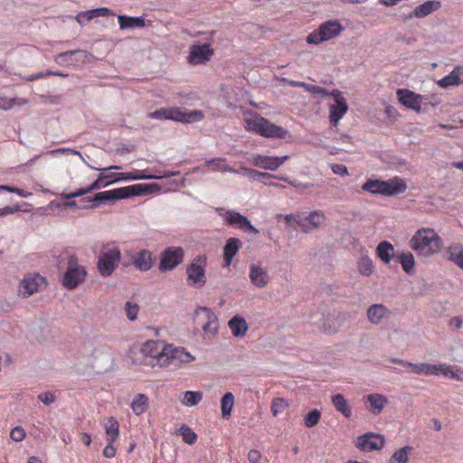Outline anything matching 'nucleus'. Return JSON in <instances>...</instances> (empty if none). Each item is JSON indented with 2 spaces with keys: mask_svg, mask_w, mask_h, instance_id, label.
Returning <instances> with one entry per match:
<instances>
[{
  "mask_svg": "<svg viewBox=\"0 0 463 463\" xmlns=\"http://www.w3.org/2000/svg\"><path fill=\"white\" fill-rule=\"evenodd\" d=\"M396 260L402 265V270L407 275L415 273V259L411 251L405 250L399 251Z\"/></svg>",
  "mask_w": 463,
  "mask_h": 463,
  "instance_id": "35",
  "label": "nucleus"
},
{
  "mask_svg": "<svg viewBox=\"0 0 463 463\" xmlns=\"http://www.w3.org/2000/svg\"><path fill=\"white\" fill-rule=\"evenodd\" d=\"M118 23L120 30L143 28L146 25L143 16L118 15Z\"/></svg>",
  "mask_w": 463,
  "mask_h": 463,
  "instance_id": "34",
  "label": "nucleus"
},
{
  "mask_svg": "<svg viewBox=\"0 0 463 463\" xmlns=\"http://www.w3.org/2000/svg\"><path fill=\"white\" fill-rule=\"evenodd\" d=\"M357 270L364 277H369L374 272L373 261L367 254H363L358 260Z\"/></svg>",
  "mask_w": 463,
  "mask_h": 463,
  "instance_id": "40",
  "label": "nucleus"
},
{
  "mask_svg": "<svg viewBox=\"0 0 463 463\" xmlns=\"http://www.w3.org/2000/svg\"><path fill=\"white\" fill-rule=\"evenodd\" d=\"M323 327L324 331L328 335H332L337 332L336 326L328 317L325 319Z\"/></svg>",
  "mask_w": 463,
  "mask_h": 463,
  "instance_id": "62",
  "label": "nucleus"
},
{
  "mask_svg": "<svg viewBox=\"0 0 463 463\" xmlns=\"http://www.w3.org/2000/svg\"><path fill=\"white\" fill-rule=\"evenodd\" d=\"M304 89L307 92H309L313 95L321 94L323 97H330L331 96V92L328 90H326L324 87L318 86V85H313V84H309V83L306 82Z\"/></svg>",
  "mask_w": 463,
  "mask_h": 463,
  "instance_id": "52",
  "label": "nucleus"
},
{
  "mask_svg": "<svg viewBox=\"0 0 463 463\" xmlns=\"http://www.w3.org/2000/svg\"><path fill=\"white\" fill-rule=\"evenodd\" d=\"M229 328L235 337H242L247 334L249 326L246 319L241 315L233 316L228 322Z\"/></svg>",
  "mask_w": 463,
  "mask_h": 463,
  "instance_id": "33",
  "label": "nucleus"
},
{
  "mask_svg": "<svg viewBox=\"0 0 463 463\" xmlns=\"http://www.w3.org/2000/svg\"><path fill=\"white\" fill-rule=\"evenodd\" d=\"M147 169L138 170L135 169L126 173H116L115 183L121 181H138V180H149V174Z\"/></svg>",
  "mask_w": 463,
  "mask_h": 463,
  "instance_id": "37",
  "label": "nucleus"
},
{
  "mask_svg": "<svg viewBox=\"0 0 463 463\" xmlns=\"http://www.w3.org/2000/svg\"><path fill=\"white\" fill-rule=\"evenodd\" d=\"M335 102L329 106V121L331 125L336 127L348 110V104L342 91L334 90L331 96Z\"/></svg>",
  "mask_w": 463,
  "mask_h": 463,
  "instance_id": "14",
  "label": "nucleus"
},
{
  "mask_svg": "<svg viewBox=\"0 0 463 463\" xmlns=\"http://www.w3.org/2000/svg\"><path fill=\"white\" fill-rule=\"evenodd\" d=\"M213 54L214 51L209 43L195 42L189 48L187 61L192 65L205 64Z\"/></svg>",
  "mask_w": 463,
  "mask_h": 463,
  "instance_id": "13",
  "label": "nucleus"
},
{
  "mask_svg": "<svg viewBox=\"0 0 463 463\" xmlns=\"http://www.w3.org/2000/svg\"><path fill=\"white\" fill-rule=\"evenodd\" d=\"M39 401H41L44 405H51L55 401V396L51 392H43L38 395Z\"/></svg>",
  "mask_w": 463,
  "mask_h": 463,
  "instance_id": "60",
  "label": "nucleus"
},
{
  "mask_svg": "<svg viewBox=\"0 0 463 463\" xmlns=\"http://www.w3.org/2000/svg\"><path fill=\"white\" fill-rule=\"evenodd\" d=\"M438 375H443L446 378L463 381V369L447 364H437Z\"/></svg>",
  "mask_w": 463,
  "mask_h": 463,
  "instance_id": "36",
  "label": "nucleus"
},
{
  "mask_svg": "<svg viewBox=\"0 0 463 463\" xmlns=\"http://www.w3.org/2000/svg\"><path fill=\"white\" fill-rule=\"evenodd\" d=\"M261 458V454L257 449H250L248 453V460L250 463H260Z\"/></svg>",
  "mask_w": 463,
  "mask_h": 463,
  "instance_id": "64",
  "label": "nucleus"
},
{
  "mask_svg": "<svg viewBox=\"0 0 463 463\" xmlns=\"http://www.w3.org/2000/svg\"><path fill=\"white\" fill-rule=\"evenodd\" d=\"M242 242L236 237H230L226 240L222 247V267L225 269L230 268L233 258L238 254Z\"/></svg>",
  "mask_w": 463,
  "mask_h": 463,
  "instance_id": "25",
  "label": "nucleus"
},
{
  "mask_svg": "<svg viewBox=\"0 0 463 463\" xmlns=\"http://www.w3.org/2000/svg\"><path fill=\"white\" fill-rule=\"evenodd\" d=\"M89 186L80 187L74 192L71 193H62L61 194V199H75L77 197L84 196L90 194Z\"/></svg>",
  "mask_w": 463,
  "mask_h": 463,
  "instance_id": "55",
  "label": "nucleus"
},
{
  "mask_svg": "<svg viewBox=\"0 0 463 463\" xmlns=\"http://www.w3.org/2000/svg\"><path fill=\"white\" fill-rule=\"evenodd\" d=\"M398 252L395 250L394 246L386 240L381 241L375 248L377 258L386 265H389L392 260H396Z\"/></svg>",
  "mask_w": 463,
  "mask_h": 463,
  "instance_id": "28",
  "label": "nucleus"
},
{
  "mask_svg": "<svg viewBox=\"0 0 463 463\" xmlns=\"http://www.w3.org/2000/svg\"><path fill=\"white\" fill-rule=\"evenodd\" d=\"M289 158L290 156L288 155L281 156H272L256 154L251 156L250 162L256 167L269 171H276Z\"/></svg>",
  "mask_w": 463,
  "mask_h": 463,
  "instance_id": "16",
  "label": "nucleus"
},
{
  "mask_svg": "<svg viewBox=\"0 0 463 463\" xmlns=\"http://www.w3.org/2000/svg\"><path fill=\"white\" fill-rule=\"evenodd\" d=\"M90 168L99 170V171H102L98 175L96 180H94L91 184H88L89 190L90 191V193H92L93 191L99 190L101 188H105V187L109 186L111 184H115V176L117 174L116 173L107 174L105 172L110 171V170H120L122 168V166L119 165H109L105 168H96V167H92V166H90Z\"/></svg>",
  "mask_w": 463,
  "mask_h": 463,
  "instance_id": "19",
  "label": "nucleus"
},
{
  "mask_svg": "<svg viewBox=\"0 0 463 463\" xmlns=\"http://www.w3.org/2000/svg\"><path fill=\"white\" fill-rule=\"evenodd\" d=\"M90 53L82 49L59 52L54 56V62L61 67H77L86 63Z\"/></svg>",
  "mask_w": 463,
  "mask_h": 463,
  "instance_id": "12",
  "label": "nucleus"
},
{
  "mask_svg": "<svg viewBox=\"0 0 463 463\" xmlns=\"http://www.w3.org/2000/svg\"><path fill=\"white\" fill-rule=\"evenodd\" d=\"M244 124L247 132L255 133L266 138L284 139L289 136L288 129L276 125L256 112L245 118Z\"/></svg>",
  "mask_w": 463,
  "mask_h": 463,
  "instance_id": "3",
  "label": "nucleus"
},
{
  "mask_svg": "<svg viewBox=\"0 0 463 463\" xmlns=\"http://www.w3.org/2000/svg\"><path fill=\"white\" fill-rule=\"evenodd\" d=\"M47 280L39 273H28L24 276L19 285V295L24 298L46 288Z\"/></svg>",
  "mask_w": 463,
  "mask_h": 463,
  "instance_id": "11",
  "label": "nucleus"
},
{
  "mask_svg": "<svg viewBox=\"0 0 463 463\" xmlns=\"http://www.w3.org/2000/svg\"><path fill=\"white\" fill-rule=\"evenodd\" d=\"M105 430L106 434H119L118 420L113 417L108 419L105 424Z\"/></svg>",
  "mask_w": 463,
  "mask_h": 463,
  "instance_id": "57",
  "label": "nucleus"
},
{
  "mask_svg": "<svg viewBox=\"0 0 463 463\" xmlns=\"http://www.w3.org/2000/svg\"><path fill=\"white\" fill-rule=\"evenodd\" d=\"M3 185L5 187V188H4L3 191H7L9 193L17 194L19 196H21L23 198H27L31 195V193L26 192L18 187L7 185V184H3Z\"/></svg>",
  "mask_w": 463,
  "mask_h": 463,
  "instance_id": "61",
  "label": "nucleus"
},
{
  "mask_svg": "<svg viewBox=\"0 0 463 463\" xmlns=\"http://www.w3.org/2000/svg\"><path fill=\"white\" fill-rule=\"evenodd\" d=\"M398 101L406 109L414 110L417 113L426 111L427 103L424 100L427 99V96L416 93L409 89L402 88L396 91Z\"/></svg>",
  "mask_w": 463,
  "mask_h": 463,
  "instance_id": "10",
  "label": "nucleus"
},
{
  "mask_svg": "<svg viewBox=\"0 0 463 463\" xmlns=\"http://www.w3.org/2000/svg\"><path fill=\"white\" fill-rule=\"evenodd\" d=\"M407 367L411 368V372L416 374L438 375L437 364L430 363H407Z\"/></svg>",
  "mask_w": 463,
  "mask_h": 463,
  "instance_id": "39",
  "label": "nucleus"
},
{
  "mask_svg": "<svg viewBox=\"0 0 463 463\" xmlns=\"http://www.w3.org/2000/svg\"><path fill=\"white\" fill-rule=\"evenodd\" d=\"M332 403L335 410L339 412H341L345 417H350L351 408L349 406V403L347 400L345 398V396L341 393H336L332 395Z\"/></svg>",
  "mask_w": 463,
  "mask_h": 463,
  "instance_id": "41",
  "label": "nucleus"
},
{
  "mask_svg": "<svg viewBox=\"0 0 463 463\" xmlns=\"http://www.w3.org/2000/svg\"><path fill=\"white\" fill-rule=\"evenodd\" d=\"M326 221L325 213L321 210H314L307 216H298V226L304 232H308L313 229H318Z\"/></svg>",
  "mask_w": 463,
  "mask_h": 463,
  "instance_id": "21",
  "label": "nucleus"
},
{
  "mask_svg": "<svg viewBox=\"0 0 463 463\" xmlns=\"http://www.w3.org/2000/svg\"><path fill=\"white\" fill-rule=\"evenodd\" d=\"M166 345L161 341L147 340L141 345L140 352L146 356L156 358L157 364L162 366V362H164L166 356V352L165 351Z\"/></svg>",
  "mask_w": 463,
  "mask_h": 463,
  "instance_id": "23",
  "label": "nucleus"
},
{
  "mask_svg": "<svg viewBox=\"0 0 463 463\" xmlns=\"http://www.w3.org/2000/svg\"><path fill=\"white\" fill-rule=\"evenodd\" d=\"M234 407V396L232 392H226L221 398V411L223 419L228 420L231 417Z\"/></svg>",
  "mask_w": 463,
  "mask_h": 463,
  "instance_id": "42",
  "label": "nucleus"
},
{
  "mask_svg": "<svg viewBox=\"0 0 463 463\" xmlns=\"http://www.w3.org/2000/svg\"><path fill=\"white\" fill-rule=\"evenodd\" d=\"M364 402L367 405L368 411L374 414H380L384 406L387 404L388 400L387 398L379 393H371L364 397Z\"/></svg>",
  "mask_w": 463,
  "mask_h": 463,
  "instance_id": "29",
  "label": "nucleus"
},
{
  "mask_svg": "<svg viewBox=\"0 0 463 463\" xmlns=\"http://www.w3.org/2000/svg\"><path fill=\"white\" fill-rule=\"evenodd\" d=\"M250 175H249V178L252 180H258L260 183L269 185V186H279L278 184L273 182H268V179H271L273 175L266 172H260L254 169H251V172H249Z\"/></svg>",
  "mask_w": 463,
  "mask_h": 463,
  "instance_id": "47",
  "label": "nucleus"
},
{
  "mask_svg": "<svg viewBox=\"0 0 463 463\" xmlns=\"http://www.w3.org/2000/svg\"><path fill=\"white\" fill-rule=\"evenodd\" d=\"M249 278L250 282L258 288H264L269 283L267 269L257 264L250 266Z\"/></svg>",
  "mask_w": 463,
  "mask_h": 463,
  "instance_id": "31",
  "label": "nucleus"
},
{
  "mask_svg": "<svg viewBox=\"0 0 463 463\" xmlns=\"http://www.w3.org/2000/svg\"><path fill=\"white\" fill-rule=\"evenodd\" d=\"M225 162V158L223 157H215L209 159L205 162L206 166H210L214 171H222V172H230V173H238L237 169L232 168L229 165L223 164Z\"/></svg>",
  "mask_w": 463,
  "mask_h": 463,
  "instance_id": "45",
  "label": "nucleus"
},
{
  "mask_svg": "<svg viewBox=\"0 0 463 463\" xmlns=\"http://www.w3.org/2000/svg\"><path fill=\"white\" fill-rule=\"evenodd\" d=\"M446 259L463 270V246L460 243L451 244L446 251Z\"/></svg>",
  "mask_w": 463,
  "mask_h": 463,
  "instance_id": "38",
  "label": "nucleus"
},
{
  "mask_svg": "<svg viewBox=\"0 0 463 463\" xmlns=\"http://www.w3.org/2000/svg\"><path fill=\"white\" fill-rule=\"evenodd\" d=\"M148 398L144 393H137L132 402L131 408L136 415H140L145 412L147 409Z\"/></svg>",
  "mask_w": 463,
  "mask_h": 463,
  "instance_id": "44",
  "label": "nucleus"
},
{
  "mask_svg": "<svg viewBox=\"0 0 463 463\" xmlns=\"http://www.w3.org/2000/svg\"><path fill=\"white\" fill-rule=\"evenodd\" d=\"M414 453L415 448L410 444H406L393 451L388 463H408Z\"/></svg>",
  "mask_w": 463,
  "mask_h": 463,
  "instance_id": "32",
  "label": "nucleus"
},
{
  "mask_svg": "<svg viewBox=\"0 0 463 463\" xmlns=\"http://www.w3.org/2000/svg\"><path fill=\"white\" fill-rule=\"evenodd\" d=\"M441 7V3L438 0H427L417 5L405 19L424 18L436 12Z\"/></svg>",
  "mask_w": 463,
  "mask_h": 463,
  "instance_id": "26",
  "label": "nucleus"
},
{
  "mask_svg": "<svg viewBox=\"0 0 463 463\" xmlns=\"http://www.w3.org/2000/svg\"><path fill=\"white\" fill-rule=\"evenodd\" d=\"M161 189L160 184L156 183L134 184L128 186L98 192L93 196L83 197V201L90 202V204L80 207L82 209H96L101 205L113 204L121 199L159 193Z\"/></svg>",
  "mask_w": 463,
  "mask_h": 463,
  "instance_id": "1",
  "label": "nucleus"
},
{
  "mask_svg": "<svg viewBox=\"0 0 463 463\" xmlns=\"http://www.w3.org/2000/svg\"><path fill=\"white\" fill-rule=\"evenodd\" d=\"M184 259V250L181 246H167L159 255L158 269L166 273L177 268Z\"/></svg>",
  "mask_w": 463,
  "mask_h": 463,
  "instance_id": "9",
  "label": "nucleus"
},
{
  "mask_svg": "<svg viewBox=\"0 0 463 463\" xmlns=\"http://www.w3.org/2000/svg\"><path fill=\"white\" fill-rule=\"evenodd\" d=\"M179 174L177 171L156 170L153 175H149V180H161L175 176Z\"/></svg>",
  "mask_w": 463,
  "mask_h": 463,
  "instance_id": "54",
  "label": "nucleus"
},
{
  "mask_svg": "<svg viewBox=\"0 0 463 463\" xmlns=\"http://www.w3.org/2000/svg\"><path fill=\"white\" fill-rule=\"evenodd\" d=\"M321 411L318 409H312L304 416V424L307 428H313L319 422Z\"/></svg>",
  "mask_w": 463,
  "mask_h": 463,
  "instance_id": "48",
  "label": "nucleus"
},
{
  "mask_svg": "<svg viewBox=\"0 0 463 463\" xmlns=\"http://www.w3.org/2000/svg\"><path fill=\"white\" fill-rule=\"evenodd\" d=\"M156 258L147 249H141L131 256V263L135 269L141 272L150 270L156 264Z\"/></svg>",
  "mask_w": 463,
  "mask_h": 463,
  "instance_id": "20",
  "label": "nucleus"
},
{
  "mask_svg": "<svg viewBox=\"0 0 463 463\" xmlns=\"http://www.w3.org/2000/svg\"><path fill=\"white\" fill-rule=\"evenodd\" d=\"M91 13L92 12H90V9L81 11L76 15L75 19L81 26H83L91 20L95 19L94 15Z\"/></svg>",
  "mask_w": 463,
  "mask_h": 463,
  "instance_id": "56",
  "label": "nucleus"
},
{
  "mask_svg": "<svg viewBox=\"0 0 463 463\" xmlns=\"http://www.w3.org/2000/svg\"><path fill=\"white\" fill-rule=\"evenodd\" d=\"M392 315V312L382 303L372 304L366 309L368 321L375 326L382 324L384 319L390 318Z\"/></svg>",
  "mask_w": 463,
  "mask_h": 463,
  "instance_id": "24",
  "label": "nucleus"
},
{
  "mask_svg": "<svg viewBox=\"0 0 463 463\" xmlns=\"http://www.w3.org/2000/svg\"><path fill=\"white\" fill-rule=\"evenodd\" d=\"M200 313H203L207 320L203 326V332L211 333L213 335L216 334L218 332L217 316L212 311L211 308L206 307H198L196 308L195 314L199 316Z\"/></svg>",
  "mask_w": 463,
  "mask_h": 463,
  "instance_id": "30",
  "label": "nucleus"
},
{
  "mask_svg": "<svg viewBox=\"0 0 463 463\" xmlns=\"http://www.w3.org/2000/svg\"><path fill=\"white\" fill-rule=\"evenodd\" d=\"M382 179L368 178L362 184V189L374 195H382Z\"/></svg>",
  "mask_w": 463,
  "mask_h": 463,
  "instance_id": "46",
  "label": "nucleus"
},
{
  "mask_svg": "<svg viewBox=\"0 0 463 463\" xmlns=\"http://www.w3.org/2000/svg\"><path fill=\"white\" fill-rule=\"evenodd\" d=\"M288 406L289 402L287 399L277 397L272 400L270 410L273 416H278L279 414L282 413Z\"/></svg>",
  "mask_w": 463,
  "mask_h": 463,
  "instance_id": "49",
  "label": "nucleus"
},
{
  "mask_svg": "<svg viewBox=\"0 0 463 463\" xmlns=\"http://www.w3.org/2000/svg\"><path fill=\"white\" fill-rule=\"evenodd\" d=\"M463 74V66L458 65L446 76L442 77L437 81L439 88L448 90L452 87H458L463 84V80L460 76Z\"/></svg>",
  "mask_w": 463,
  "mask_h": 463,
  "instance_id": "27",
  "label": "nucleus"
},
{
  "mask_svg": "<svg viewBox=\"0 0 463 463\" xmlns=\"http://www.w3.org/2000/svg\"><path fill=\"white\" fill-rule=\"evenodd\" d=\"M215 213L222 218L223 224L228 227L241 230L247 233L258 234L260 232V231L252 225L250 220L240 212L224 207H217L215 208Z\"/></svg>",
  "mask_w": 463,
  "mask_h": 463,
  "instance_id": "6",
  "label": "nucleus"
},
{
  "mask_svg": "<svg viewBox=\"0 0 463 463\" xmlns=\"http://www.w3.org/2000/svg\"><path fill=\"white\" fill-rule=\"evenodd\" d=\"M331 170L335 175L345 176L348 175L347 167L343 164H334L331 166Z\"/></svg>",
  "mask_w": 463,
  "mask_h": 463,
  "instance_id": "63",
  "label": "nucleus"
},
{
  "mask_svg": "<svg viewBox=\"0 0 463 463\" xmlns=\"http://www.w3.org/2000/svg\"><path fill=\"white\" fill-rule=\"evenodd\" d=\"M409 246L419 256L430 257L441 250L443 241L432 228H420L409 241Z\"/></svg>",
  "mask_w": 463,
  "mask_h": 463,
  "instance_id": "2",
  "label": "nucleus"
},
{
  "mask_svg": "<svg viewBox=\"0 0 463 463\" xmlns=\"http://www.w3.org/2000/svg\"><path fill=\"white\" fill-rule=\"evenodd\" d=\"M203 118V112L200 109L186 110L179 107H170L169 120L183 124L199 122Z\"/></svg>",
  "mask_w": 463,
  "mask_h": 463,
  "instance_id": "17",
  "label": "nucleus"
},
{
  "mask_svg": "<svg viewBox=\"0 0 463 463\" xmlns=\"http://www.w3.org/2000/svg\"><path fill=\"white\" fill-rule=\"evenodd\" d=\"M207 259L203 255L196 256L186 267L187 284L194 288H201L206 283L205 268Z\"/></svg>",
  "mask_w": 463,
  "mask_h": 463,
  "instance_id": "8",
  "label": "nucleus"
},
{
  "mask_svg": "<svg viewBox=\"0 0 463 463\" xmlns=\"http://www.w3.org/2000/svg\"><path fill=\"white\" fill-rule=\"evenodd\" d=\"M121 259L122 254L119 248L103 247L100 250L97 261L99 273L105 278L111 276L118 268Z\"/></svg>",
  "mask_w": 463,
  "mask_h": 463,
  "instance_id": "7",
  "label": "nucleus"
},
{
  "mask_svg": "<svg viewBox=\"0 0 463 463\" xmlns=\"http://www.w3.org/2000/svg\"><path fill=\"white\" fill-rule=\"evenodd\" d=\"M108 444L103 449L102 454L105 458H112L116 455V448L114 447L115 441L119 436H108Z\"/></svg>",
  "mask_w": 463,
  "mask_h": 463,
  "instance_id": "50",
  "label": "nucleus"
},
{
  "mask_svg": "<svg viewBox=\"0 0 463 463\" xmlns=\"http://www.w3.org/2000/svg\"><path fill=\"white\" fill-rule=\"evenodd\" d=\"M354 446L362 452L381 450L386 444L385 436H357Z\"/></svg>",
  "mask_w": 463,
  "mask_h": 463,
  "instance_id": "18",
  "label": "nucleus"
},
{
  "mask_svg": "<svg viewBox=\"0 0 463 463\" xmlns=\"http://www.w3.org/2000/svg\"><path fill=\"white\" fill-rule=\"evenodd\" d=\"M67 267L61 276V283L67 290H73L82 284L88 275L84 266L80 265L76 254L66 253Z\"/></svg>",
  "mask_w": 463,
  "mask_h": 463,
  "instance_id": "4",
  "label": "nucleus"
},
{
  "mask_svg": "<svg viewBox=\"0 0 463 463\" xmlns=\"http://www.w3.org/2000/svg\"><path fill=\"white\" fill-rule=\"evenodd\" d=\"M382 195L386 197L402 194L408 188L406 181L397 175L387 180H382Z\"/></svg>",
  "mask_w": 463,
  "mask_h": 463,
  "instance_id": "22",
  "label": "nucleus"
},
{
  "mask_svg": "<svg viewBox=\"0 0 463 463\" xmlns=\"http://www.w3.org/2000/svg\"><path fill=\"white\" fill-rule=\"evenodd\" d=\"M165 351L166 352V356L164 362H162V366L164 367L171 364H188L195 359V357L183 346L166 345Z\"/></svg>",
  "mask_w": 463,
  "mask_h": 463,
  "instance_id": "15",
  "label": "nucleus"
},
{
  "mask_svg": "<svg viewBox=\"0 0 463 463\" xmlns=\"http://www.w3.org/2000/svg\"><path fill=\"white\" fill-rule=\"evenodd\" d=\"M203 399V394L198 391H185L182 393L181 402L187 406L193 407L197 405Z\"/></svg>",
  "mask_w": 463,
  "mask_h": 463,
  "instance_id": "43",
  "label": "nucleus"
},
{
  "mask_svg": "<svg viewBox=\"0 0 463 463\" xmlns=\"http://www.w3.org/2000/svg\"><path fill=\"white\" fill-rule=\"evenodd\" d=\"M170 108H160L147 114L151 119L169 120Z\"/></svg>",
  "mask_w": 463,
  "mask_h": 463,
  "instance_id": "51",
  "label": "nucleus"
},
{
  "mask_svg": "<svg viewBox=\"0 0 463 463\" xmlns=\"http://www.w3.org/2000/svg\"><path fill=\"white\" fill-rule=\"evenodd\" d=\"M91 14L94 15L95 18L97 17H108L114 15V13L112 10H110L108 7H97L90 9Z\"/></svg>",
  "mask_w": 463,
  "mask_h": 463,
  "instance_id": "58",
  "label": "nucleus"
},
{
  "mask_svg": "<svg viewBox=\"0 0 463 463\" xmlns=\"http://www.w3.org/2000/svg\"><path fill=\"white\" fill-rule=\"evenodd\" d=\"M298 216H301L300 213H289V214H279L278 215L279 220H284L288 226H292L293 223L298 225Z\"/></svg>",
  "mask_w": 463,
  "mask_h": 463,
  "instance_id": "59",
  "label": "nucleus"
},
{
  "mask_svg": "<svg viewBox=\"0 0 463 463\" xmlns=\"http://www.w3.org/2000/svg\"><path fill=\"white\" fill-rule=\"evenodd\" d=\"M138 311H139V307L137 304L132 303L130 301L126 302L125 312H126L128 318L130 321H135L137 319Z\"/></svg>",
  "mask_w": 463,
  "mask_h": 463,
  "instance_id": "53",
  "label": "nucleus"
},
{
  "mask_svg": "<svg viewBox=\"0 0 463 463\" xmlns=\"http://www.w3.org/2000/svg\"><path fill=\"white\" fill-rule=\"evenodd\" d=\"M345 30L344 25L337 19H328L323 22L316 30L306 38L308 44L318 45L340 35Z\"/></svg>",
  "mask_w": 463,
  "mask_h": 463,
  "instance_id": "5",
  "label": "nucleus"
}]
</instances>
